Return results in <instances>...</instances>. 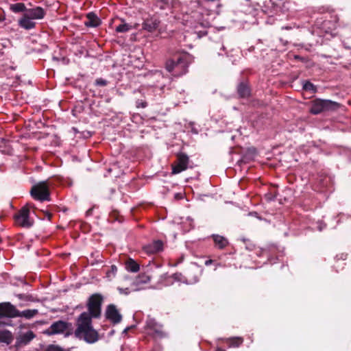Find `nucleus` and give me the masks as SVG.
<instances>
[{
  "mask_svg": "<svg viewBox=\"0 0 351 351\" xmlns=\"http://www.w3.org/2000/svg\"><path fill=\"white\" fill-rule=\"evenodd\" d=\"M25 14L32 20L42 19L45 15V12L41 7H36L27 10Z\"/></svg>",
  "mask_w": 351,
  "mask_h": 351,
  "instance_id": "obj_14",
  "label": "nucleus"
},
{
  "mask_svg": "<svg viewBox=\"0 0 351 351\" xmlns=\"http://www.w3.org/2000/svg\"><path fill=\"white\" fill-rule=\"evenodd\" d=\"M71 324L63 322L58 321L53 323L47 330L49 335L60 334L66 332L65 336L69 335Z\"/></svg>",
  "mask_w": 351,
  "mask_h": 351,
  "instance_id": "obj_8",
  "label": "nucleus"
},
{
  "mask_svg": "<svg viewBox=\"0 0 351 351\" xmlns=\"http://www.w3.org/2000/svg\"><path fill=\"white\" fill-rule=\"evenodd\" d=\"M191 62L189 53H184L176 61L171 60L167 63L166 68L169 72L174 71V75L180 76L187 72V67Z\"/></svg>",
  "mask_w": 351,
  "mask_h": 351,
  "instance_id": "obj_3",
  "label": "nucleus"
},
{
  "mask_svg": "<svg viewBox=\"0 0 351 351\" xmlns=\"http://www.w3.org/2000/svg\"><path fill=\"white\" fill-rule=\"evenodd\" d=\"M35 335L34 332L31 330H29L25 333L20 335L16 341V346L21 347L24 345H27L34 338Z\"/></svg>",
  "mask_w": 351,
  "mask_h": 351,
  "instance_id": "obj_12",
  "label": "nucleus"
},
{
  "mask_svg": "<svg viewBox=\"0 0 351 351\" xmlns=\"http://www.w3.org/2000/svg\"><path fill=\"white\" fill-rule=\"evenodd\" d=\"M31 195L36 200H49V186L47 181L40 182L34 185L30 191Z\"/></svg>",
  "mask_w": 351,
  "mask_h": 351,
  "instance_id": "obj_5",
  "label": "nucleus"
},
{
  "mask_svg": "<svg viewBox=\"0 0 351 351\" xmlns=\"http://www.w3.org/2000/svg\"><path fill=\"white\" fill-rule=\"evenodd\" d=\"M213 238L215 245L219 249L224 248L228 244V240L222 236H220L218 234H213Z\"/></svg>",
  "mask_w": 351,
  "mask_h": 351,
  "instance_id": "obj_18",
  "label": "nucleus"
},
{
  "mask_svg": "<svg viewBox=\"0 0 351 351\" xmlns=\"http://www.w3.org/2000/svg\"><path fill=\"white\" fill-rule=\"evenodd\" d=\"M139 265L133 259L129 258L125 262V269L130 272H137L139 270Z\"/></svg>",
  "mask_w": 351,
  "mask_h": 351,
  "instance_id": "obj_19",
  "label": "nucleus"
},
{
  "mask_svg": "<svg viewBox=\"0 0 351 351\" xmlns=\"http://www.w3.org/2000/svg\"><path fill=\"white\" fill-rule=\"evenodd\" d=\"M10 10L15 13L25 12L27 10L23 3H17L10 5Z\"/></svg>",
  "mask_w": 351,
  "mask_h": 351,
  "instance_id": "obj_22",
  "label": "nucleus"
},
{
  "mask_svg": "<svg viewBox=\"0 0 351 351\" xmlns=\"http://www.w3.org/2000/svg\"><path fill=\"white\" fill-rule=\"evenodd\" d=\"M216 351H225V350L223 349H221V348H218Z\"/></svg>",
  "mask_w": 351,
  "mask_h": 351,
  "instance_id": "obj_36",
  "label": "nucleus"
},
{
  "mask_svg": "<svg viewBox=\"0 0 351 351\" xmlns=\"http://www.w3.org/2000/svg\"><path fill=\"white\" fill-rule=\"evenodd\" d=\"M226 341L230 342V347H239L243 343V338L241 337H232L226 339Z\"/></svg>",
  "mask_w": 351,
  "mask_h": 351,
  "instance_id": "obj_23",
  "label": "nucleus"
},
{
  "mask_svg": "<svg viewBox=\"0 0 351 351\" xmlns=\"http://www.w3.org/2000/svg\"><path fill=\"white\" fill-rule=\"evenodd\" d=\"M162 247V242L160 240H156L144 246L143 250L147 254H152L161 251Z\"/></svg>",
  "mask_w": 351,
  "mask_h": 351,
  "instance_id": "obj_13",
  "label": "nucleus"
},
{
  "mask_svg": "<svg viewBox=\"0 0 351 351\" xmlns=\"http://www.w3.org/2000/svg\"><path fill=\"white\" fill-rule=\"evenodd\" d=\"M118 290H119V293L121 294H125V295H127V294H128L130 293V291H129L128 288H126L125 289H123V288H118Z\"/></svg>",
  "mask_w": 351,
  "mask_h": 351,
  "instance_id": "obj_29",
  "label": "nucleus"
},
{
  "mask_svg": "<svg viewBox=\"0 0 351 351\" xmlns=\"http://www.w3.org/2000/svg\"><path fill=\"white\" fill-rule=\"evenodd\" d=\"M282 29H290V27H287H287H282Z\"/></svg>",
  "mask_w": 351,
  "mask_h": 351,
  "instance_id": "obj_35",
  "label": "nucleus"
},
{
  "mask_svg": "<svg viewBox=\"0 0 351 351\" xmlns=\"http://www.w3.org/2000/svg\"><path fill=\"white\" fill-rule=\"evenodd\" d=\"M132 29V25L128 23H122L116 27L117 32H127Z\"/></svg>",
  "mask_w": 351,
  "mask_h": 351,
  "instance_id": "obj_24",
  "label": "nucleus"
},
{
  "mask_svg": "<svg viewBox=\"0 0 351 351\" xmlns=\"http://www.w3.org/2000/svg\"><path fill=\"white\" fill-rule=\"evenodd\" d=\"M101 302L102 297L99 294H93L90 298L88 312L82 313L77 319V328L75 331L76 337L89 343H93L98 340L97 332L91 325V317H99Z\"/></svg>",
  "mask_w": 351,
  "mask_h": 351,
  "instance_id": "obj_1",
  "label": "nucleus"
},
{
  "mask_svg": "<svg viewBox=\"0 0 351 351\" xmlns=\"http://www.w3.org/2000/svg\"><path fill=\"white\" fill-rule=\"evenodd\" d=\"M338 107L339 104L331 100L316 99L312 104L311 112L317 114L324 111L336 110Z\"/></svg>",
  "mask_w": 351,
  "mask_h": 351,
  "instance_id": "obj_4",
  "label": "nucleus"
},
{
  "mask_svg": "<svg viewBox=\"0 0 351 351\" xmlns=\"http://www.w3.org/2000/svg\"><path fill=\"white\" fill-rule=\"evenodd\" d=\"M130 327H128V328H125L123 332V333H127L128 331L130 330Z\"/></svg>",
  "mask_w": 351,
  "mask_h": 351,
  "instance_id": "obj_33",
  "label": "nucleus"
},
{
  "mask_svg": "<svg viewBox=\"0 0 351 351\" xmlns=\"http://www.w3.org/2000/svg\"><path fill=\"white\" fill-rule=\"evenodd\" d=\"M239 95L242 97H247L250 95V90L248 86L243 84L241 83L237 88Z\"/></svg>",
  "mask_w": 351,
  "mask_h": 351,
  "instance_id": "obj_21",
  "label": "nucleus"
},
{
  "mask_svg": "<svg viewBox=\"0 0 351 351\" xmlns=\"http://www.w3.org/2000/svg\"><path fill=\"white\" fill-rule=\"evenodd\" d=\"M150 281V276L146 274L138 276L132 283L133 291H139L143 289V285Z\"/></svg>",
  "mask_w": 351,
  "mask_h": 351,
  "instance_id": "obj_15",
  "label": "nucleus"
},
{
  "mask_svg": "<svg viewBox=\"0 0 351 351\" xmlns=\"http://www.w3.org/2000/svg\"><path fill=\"white\" fill-rule=\"evenodd\" d=\"M303 88L305 90L311 91V92H315L316 88L315 86L311 83L310 82H304L303 84Z\"/></svg>",
  "mask_w": 351,
  "mask_h": 351,
  "instance_id": "obj_25",
  "label": "nucleus"
},
{
  "mask_svg": "<svg viewBox=\"0 0 351 351\" xmlns=\"http://www.w3.org/2000/svg\"><path fill=\"white\" fill-rule=\"evenodd\" d=\"M117 271V267L115 265H112L110 269L106 272V276L111 279L115 276Z\"/></svg>",
  "mask_w": 351,
  "mask_h": 351,
  "instance_id": "obj_26",
  "label": "nucleus"
},
{
  "mask_svg": "<svg viewBox=\"0 0 351 351\" xmlns=\"http://www.w3.org/2000/svg\"><path fill=\"white\" fill-rule=\"evenodd\" d=\"M162 326L157 323L154 319L148 318L146 322V328L149 335L154 337L162 338L165 336Z\"/></svg>",
  "mask_w": 351,
  "mask_h": 351,
  "instance_id": "obj_7",
  "label": "nucleus"
},
{
  "mask_svg": "<svg viewBox=\"0 0 351 351\" xmlns=\"http://www.w3.org/2000/svg\"><path fill=\"white\" fill-rule=\"evenodd\" d=\"M88 21L85 23L86 26L97 27L99 25V19L93 13H88L87 14Z\"/></svg>",
  "mask_w": 351,
  "mask_h": 351,
  "instance_id": "obj_20",
  "label": "nucleus"
},
{
  "mask_svg": "<svg viewBox=\"0 0 351 351\" xmlns=\"http://www.w3.org/2000/svg\"><path fill=\"white\" fill-rule=\"evenodd\" d=\"M199 32L202 34V36L205 35L206 34V31H202V32ZM199 36H201V35Z\"/></svg>",
  "mask_w": 351,
  "mask_h": 351,
  "instance_id": "obj_34",
  "label": "nucleus"
},
{
  "mask_svg": "<svg viewBox=\"0 0 351 351\" xmlns=\"http://www.w3.org/2000/svg\"><path fill=\"white\" fill-rule=\"evenodd\" d=\"M189 157L184 154H180L178 156V162L176 165L172 167V173L173 174L179 173L188 167Z\"/></svg>",
  "mask_w": 351,
  "mask_h": 351,
  "instance_id": "obj_9",
  "label": "nucleus"
},
{
  "mask_svg": "<svg viewBox=\"0 0 351 351\" xmlns=\"http://www.w3.org/2000/svg\"><path fill=\"white\" fill-rule=\"evenodd\" d=\"M324 227H325V226H324V225H323V224H322V223H320V224H319V226H318V229H319V231H321V230H323V228H324Z\"/></svg>",
  "mask_w": 351,
  "mask_h": 351,
  "instance_id": "obj_31",
  "label": "nucleus"
},
{
  "mask_svg": "<svg viewBox=\"0 0 351 351\" xmlns=\"http://www.w3.org/2000/svg\"><path fill=\"white\" fill-rule=\"evenodd\" d=\"M106 316L113 324H118L122 319V316L113 304L109 305L106 311Z\"/></svg>",
  "mask_w": 351,
  "mask_h": 351,
  "instance_id": "obj_10",
  "label": "nucleus"
},
{
  "mask_svg": "<svg viewBox=\"0 0 351 351\" xmlns=\"http://www.w3.org/2000/svg\"><path fill=\"white\" fill-rule=\"evenodd\" d=\"M29 210L27 207H23L15 216L16 223L23 228H30L33 222L29 217Z\"/></svg>",
  "mask_w": 351,
  "mask_h": 351,
  "instance_id": "obj_6",
  "label": "nucleus"
},
{
  "mask_svg": "<svg viewBox=\"0 0 351 351\" xmlns=\"http://www.w3.org/2000/svg\"><path fill=\"white\" fill-rule=\"evenodd\" d=\"M38 313L36 309H27L20 312L10 302L0 304V318L24 317L30 319Z\"/></svg>",
  "mask_w": 351,
  "mask_h": 351,
  "instance_id": "obj_2",
  "label": "nucleus"
},
{
  "mask_svg": "<svg viewBox=\"0 0 351 351\" xmlns=\"http://www.w3.org/2000/svg\"><path fill=\"white\" fill-rule=\"evenodd\" d=\"M173 276L176 280H180V277H181V274H175Z\"/></svg>",
  "mask_w": 351,
  "mask_h": 351,
  "instance_id": "obj_30",
  "label": "nucleus"
},
{
  "mask_svg": "<svg viewBox=\"0 0 351 351\" xmlns=\"http://www.w3.org/2000/svg\"><path fill=\"white\" fill-rule=\"evenodd\" d=\"M208 16V14H206V17H204L203 13L195 12L193 16L197 21V25H195V28H197L198 25L205 29L209 27L210 26V22Z\"/></svg>",
  "mask_w": 351,
  "mask_h": 351,
  "instance_id": "obj_11",
  "label": "nucleus"
},
{
  "mask_svg": "<svg viewBox=\"0 0 351 351\" xmlns=\"http://www.w3.org/2000/svg\"><path fill=\"white\" fill-rule=\"evenodd\" d=\"M46 351H64L62 348L56 345H50L47 347Z\"/></svg>",
  "mask_w": 351,
  "mask_h": 351,
  "instance_id": "obj_27",
  "label": "nucleus"
},
{
  "mask_svg": "<svg viewBox=\"0 0 351 351\" xmlns=\"http://www.w3.org/2000/svg\"><path fill=\"white\" fill-rule=\"evenodd\" d=\"M96 82H97V84L100 85V86H106L107 84L106 80H103V79H98V80H97Z\"/></svg>",
  "mask_w": 351,
  "mask_h": 351,
  "instance_id": "obj_28",
  "label": "nucleus"
},
{
  "mask_svg": "<svg viewBox=\"0 0 351 351\" xmlns=\"http://www.w3.org/2000/svg\"><path fill=\"white\" fill-rule=\"evenodd\" d=\"M158 26V21L156 19H147L143 24V29L150 32L155 30Z\"/></svg>",
  "mask_w": 351,
  "mask_h": 351,
  "instance_id": "obj_17",
  "label": "nucleus"
},
{
  "mask_svg": "<svg viewBox=\"0 0 351 351\" xmlns=\"http://www.w3.org/2000/svg\"><path fill=\"white\" fill-rule=\"evenodd\" d=\"M212 262H213V261H212V260H210H210H207V261H206V262H205V265H210V264L212 263Z\"/></svg>",
  "mask_w": 351,
  "mask_h": 351,
  "instance_id": "obj_32",
  "label": "nucleus"
},
{
  "mask_svg": "<svg viewBox=\"0 0 351 351\" xmlns=\"http://www.w3.org/2000/svg\"><path fill=\"white\" fill-rule=\"evenodd\" d=\"M19 25L25 29H30L35 27L36 23L28 16L24 14L23 16L19 21Z\"/></svg>",
  "mask_w": 351,
  "mask_h": 351,
  "instance_id": "obj_16",
  "label": "nucleus"
}]
</instances>
